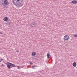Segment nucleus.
<instances>
[{
    "mask_svg": "<svg viewBox=\"0 0 77 77\" xmlns=\"http://www.w3.org/2000/svg\"><path fill=\"white\" fill-rule=\"evenodd\" d=\"M31 68H32V69H34V68H35V66H32L31 67Z\"/></svg>",
    "mask_w": 77,
    "mask_h": 77,
    "instance_id": "12",
    "label": "nucleus"
},
{
    "mask_svg": "<svg viewBox=\"0 0 77 77\" xmlns=\"http://www.w3.org/2000/svg\"><path fill=\"white\" fill-rule=\"evenodd\" d=\"M17 69H20V67H19V66H17Z\"/></svg>",
    "mask_w": 77,
    "mask_h": 77,
    "instance_id": "14",
    "label": "nucleus"
},
{
    "mask_svg": "<svg viewBox=\"0 0 77 77\" xmlns=\"http://www.w3.org/2000/svg\"><path fill=\"white\" fill-rule=\"evenodd\" d=\"M74 36H75V37H77V35H75Z\"/></svg>",
    "mask_w": 77,
    "mask_h": 77,
    "instance_id": "13",
    "label": "nucleus"
},
{
    "mask_svg": "<svg viewBox=\"0 0 77 77\" xmlns=\"http://www.w3.org/2000/svg\"><path fill=\"white\" fill-rule=\"evenodd\" d=\"M30 64V65H33V63H32V62H30L29 63Z\"/></svg>",
    "mask_w": 77,
    "mask_h": 77,
    "instance_id": "15",
    "label": "nucleus"
},
{
    "mask_svg": "<svg viewBox=\"0 0 77 77\" xmlns=\"http://www.w3.org/2000/svg\"><path fill=\"white\" fill-rule=\"evenodd\" d=\"M1 4L2 6H4L6 8H8V6H7L8 5L9 3L7 0H2L1 2Z\"/></svg>",
    "mask_w": 77,
    "mask_h": 77,
    "instance_id": "2",
    "label": "nucleus"
},
{
    "mask_svg": "<svg viewBox=\"0 0 77 77\" xmlns=\"http://www.w3.org/2000/svg\"><path fill=\"white\" fill-rule=\"evenodd\" d=\"M8 23H9V24H11V22H8Z\"/></svg>",
    "mask_w": 77,
    "mask_h": 77,
    "instance_id": "21",
    "label": "nucleus"
},
{
    "mask_svg": "<svg viewBox=\"0 0 77 77\" xmlns=\"http://www.w3.org/2000/svg\"><path fill=\"white\" fill-rule=\"evenodd\" d=\"M72 3H73V4H76L77 3V1H73L72 2Z\"/></svg>",
    "mask_w": 77,
    "mask_h": 77,
    "instance_id": "7",
    "label": "nucleus"
},
{
    "mask_svg": "<svg viewBox=\"0 0 77 77\" xmlns=\"http://www.w3.org/2000/svg\"><path fill=\"white\" fill-rule=\"evenodd\" d=\"M8 63L10 65V66H12V67H14V66H15V64H14L11 63Z\"/></svg>",
    "mask_w": 77,
    "mask_h": 77,
    "instance_id": "4",
    "label": "nucleus"
},
{
    "mask_svg": "<svg viewBox=\"0 0 77 77\" xmlns=\"http://www.w3.org/2000/svg\"><path fill=\"white\" fill-rule=\"evenodd\" d=\"M0 60L1 61H3V59L2 58H1L0 59Z\"/></svg>",
    "mask_w": 77,
    "mask_h": 77,
    "instance_id": "17",
    "label": "nucleus"
},
{
    "mask_svg": "<svg viewBox=\"0 0 77 77\" xmlns=\"http://www.w3.org/2000/svg\"><path fill=\"white\" fill-rule=\"evenodd\" d=\"M73 66H74V67H75V66H76V63L75 62L73 63Z\"/></svg>",
    "mask_w": 77,
    "mask_h": 77,
    "instance_id": "10",
    "label": "nucleus"
},
{
    "mask_svg": "<svg viewBox=\"0 0 77 77\" xmlns=\"http://www.w3.org/2000/svg\"><path fill=\"white\" fill-rule=\"evenodd\" d=\"M69 36H68V39H69Z\"/></svg>",
    "mask_w": 77,
    "mask_h": 77,
    "instance_id": "18",
    "label": "nucleus"
},
{
    "mask_svg": "<svg viewBox=\"0 0 77 77\" xmlns=\"http://www.w3.org/2000/svg\"><path fill=\"white\" fill-rule=\"evenodd\" d=\"M7 66L8 67V69H11V66H10V65L9 63L8 62L7 63Z\"/></svg>",
    "mask_w": 77,
    "mask_h": 77,
    "instance_id": "5",
    "label": "nucleus"
},
{
    "mask_svg": "<svg viewBox=\"0 0 77 77\" xmlns=\"http://www.w3.org/2000/svg\"><path fill=\"white\" fill-rule=\"evenodd\" d=\"M8 20V18L7 17H5L3 19V20L5 21H7Z\"/></svg>",
    "mask_w": 77,
    "mask_h": 77,
    "instance_id": "6",
    "label": "nucleus"
},
{
    "mask_svg": "<svg viewBox=\"0 0 77 77\" xmlns=\"http://www.w3.org/2000/svg\"><path fill=\"white\" fill-rule=\"evenodd\" d=\"M2 66H4V65H3V64H2Z\"/></svg>",
    "mask_w": 77,
    "mask_h": 77,
    "instance_id": "19",
    "label": "nucleus"
},
{
    "mask_svg": "<svg viewBox=\"0 0 77 77\" xmlns=\"http://www.w3.org/2000/svg\"><path fill=\"white\" fill-rule=\"evenodd\" d=\"M47 56H48V59H50V54L48 53L47 54Z\"/></svg>",
    "mask_w": 77,
    "mask_h": 77,
    "instance_id": "9",
    "label": "nucleus"
},
{
    "mask_svg": "<svg viewBox=\"0 0 77 77\" xmlns=\"http://www.w3.org/2000/svg\"><path fill=\"white\" fill-rule=\"evenodd\" d=\"M30 26L31 27H35V26H36V24L35 23H31L30 24Z\"/></svg>",
    "mask_w": 77,
    "mask_h": 77,
    "instance_id": "3",
    "label": "nucleus"
},
{
    "mask_svg": "<svg viewBox=\"0 0 77 77\" xmlns=\"http://www.w3.org/2000/svg\"><path fill=\"white\" fill-rule=\"evenodd\" d=\"M67 36L68 35H65L64 37V39H65V40H68V38H67Z\"/></svg>",
    "mask_w": 77,
    "mask_h": 77,
    "instance_id": "8",
    "label": "nucleus"
},
{
    "mask_svg": "<svg viewBox=\"0 0 77 77\" xmlns=\"http://www.w3.org/2000/svg\"><path fill=\"white\" fill-rule=\"evenodd\" d=\"M1 62L2 61L0 60V62Z\"/></svg>",
    "mask_w": 77,
    "mask_h": 77,
    "instance_id": "22",
    "label": "nucleus"
},
{
    "mask_svg": "<svg viewBox=\"0 0 77 77\" xmlns=\"http://www.w3.org/2000/svg\"><path fill=\"white\" fill-rule=\"evenodd\" d=\"M32 56H35L36 55V52H34L32 54Z\"/></svg>",
    "mask_w": 77,
    "mask_h": 77,
    "instance_id": "11",
    "label": "nucleus"
},
{
    "mask_svg": "<svg viewBox=\"0 0 77 77\" xmlns=\"http://www.w3.org/2000/svg\"><path fill=\"white\" fill-rule=\"evenodd\" d=\"M16 52H17V53H19V51L17 50L16 51Z\"/></svg>",
    "mask_w": 77,
    "mask_h": 77,
    "instance_id": "16",
    "label": "nucleus"
},
{
    "mask_svg": "<svg viewBox=\"0 0 77 77\" xmlns=\"http://www.w3.org/2000/svg\"><path fill=\"white\" fill-rule=\"evenodd\" d=\"M12 2L16 6L17 5H17L19 6H23L24 4L23 1H20V0H13Z\"/></svg>",
    "mask_w": 77,
    "mask_h": 77,
    "instance_id": "1",
    "label": "nucleus"
},
{
    "mask_svg": "<svg viewBox=\"0 0 77 77\" xmlns=\"http://www.w3.org/2000/svg\"><path fill=\"white\" fill-rule=\"evenodd\" d=\"M2 33H2V32H0V34H2Z\"/></svg>",
    "mask_w": 77,
    "mask_h": 77,
    "instance_id": "20",
    "label": "nucleus"
}]
</instances>
